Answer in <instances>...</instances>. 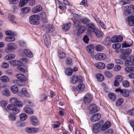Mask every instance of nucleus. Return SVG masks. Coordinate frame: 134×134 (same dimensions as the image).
I'll use <instances>...</instances> for the list:
<instances>
[{
  "instance_id": "1",
  "label": "nucleus",
  "mask_w": 134,
  "mask_h": 134,
  "mask_svg": "<svg viewBox=\"0 0 134 134\" xmlns=\"http://www.w3.org/2000/svg\"><path fill=\"white\" fill-rule=\"evenodd\" d=\"M19 61L20 65L18 66L17 69L21 72L24 73L27 70V66L24 64L28 62V60L26 59L22 58L20 59Z\"/></svg>"
},
{
  "instance_id": "2",
  "label": "nucleus",
  "mask_w": 134,
  "mask_h": 134,
  "mask_svg": "<svg viewBox=\"0 0 134 134\" xmlns=\"http://www.w3.org/2000/svg\"><path fill=\"white\" fill-rule=\"evenodd\" d=\"M16 77L18 80H14L13 83L14 84L19 86H23L20 84V82H23L26 80V77L24 75L21 74H18L16 76Z\"/></svg>"
},
{
  "instance_id": "3",
  "label": "nucleus",
  "mask_w": 134,
  "mask_h": 134,
  "mask_svg": "<svg viewBox=\"0 0 134 134\" xmlns=\"http://www.w3.org/2000/svg\"><path fill=\"white\" fill-rule=\"evenodd\" d=\"M40 17L39 16L33 15L30 16L29 18L30 23L33 25H37L40 23Z\"/></svg>"
},
{
  "instance_id": "4",
  "label": "nucleus",
  "mask_w": 134,
  "mask_h": 134,
  "mask_svg": "<svg viewBox=\"0 0 134 134\" xmlns=\"http://www.w3.org/2000/svg\"><path fill=\"white\" fill-rule=\"evenodd\" d=\"M17 44L12 43H8L5 49V52L8 53L11 52L17 48Z\"/></svg>"
},
{
  "instance_id": "5",
  "label": "nucleus",
  "mask_w": 134,
  "mask_h": 134,
  "mask_svg": "<svg viewBox=\"0 0 134 134\" xmlns=\"http://www.w3.org/2000/svg\"><path fill=\"white\" fill-rule=\"evenodd\" d=\"M82 81V78L81 76H78L76 75H73L71 77L70 82L71 83H75L78 82H81Z\"/></svg>"
},
{
  "instance_id": "6",
  "label": "nucleus",
  "mask_w": 134,
  "mask_h": 134,
  "mask_svg": "<svg viewBox=\"0 0 134 134\" xmlns=\"http://www.w3.org/2000/svg\"><path fill=\"white\" fill-rule=\"evenodd\" d=\"M76 87L74 86L72 87L71 88V90L74 92L76 91L81 92L83 91L85 88V85L84 84L82 83V81Z\"/></svg>"
},
{
  "instance_id": "7",
  "label": "nucleus",
  "mask_w": 134,
  "mask_h": 134,
  "mask_svg": "<svg viewBox=\"0 0 134 134\" xmlns=\"http://www.w3.org/2000/svg\"><path fill=\"white\" fill-rule=\"evenodd\" d=\"M134 12V6L131 5L126 7L124 12V14L126 16H127L130 14H132Z\"/></svg>"
},
{
  "instance_id": "8",
  "label": "nucleus",
  "mask_w": 134,
  "mask_h": 134,
  "mask_svg": "<svg viewBox=\"0 0 134 134\" xmlns=\"http://www.w3.org/2000/svg\"><path fill=\"white\" fill-rule=\"evenodd\" d=\"M43 38L44 43L47 48L49 47L51 45L50 38L49 35L47 33L43 34Z\"/></svg>"
},
{
  "instance_id": "9",
  "label": "nucleus",
  "mask_w": 134,
  "mask_h": 134,
  "mask_svg": "<svg viewBox=\"0 0 134 134\" xmlns=\"http://www.w3.org/2000/svg\"><path fill=\"white\" fill-rule=\"evenodd\" d=\"M92 96L90 93H87L84 97V102L85 104H88L92 101Z\"/></svg>"
},
{
  "instance_id": "10",
  "label": "nucleus",
  "mask_w": 134,
  "mask_h": 134,
  "mask_svg": "<svg viewBox=\"0 0 134 134\" xmlns=\"http://www.w3.org/2000/svg\"><path fill=\"white\" fill-rule=\"evenodd\" d=\"M101 126V124L100 122L93 124L92 125V128L93 132L95 133H98L100 131Z\"/></svg>"
},
{
  "instance_id": "11",
  "label": "nucleus",
  "mask_w": 134,
  "mask_h": 134,
  "mask_svg": "<svg viewBox=\"0 0 134 134\" xmlns=\"http://www.w3.org/2000/svg\"><path fill=\"white\" fill-rule=\"evenodd\" d=\"M115 91L120 92L123 96L125 97H127L129 96V91L126 89L122 90L119 88H117L115 90Z\"/></svg>"
},
{
  "instance_id": "12",
  "label": "nucleus",
  "mask_w": 134,
  "mask_h": 134,
  "mask_svg": "<svg viewBox=\"0 0 134 134\" xmlns=\"http://www.w3.org/2000/svg\"><path fill=\"white\" fill-rule=\"evenodd\" d=\"M44 30L47 32L51 33L55 30L54 26L52 25L47 24L43 27Z\"/></svg>"
},
{
  "instance_id": "13",
  "label": "nucleus",
  "mask_w": 134,
  "mask_h": 134,
  "mask_svg": "<svg viewBox=\"0 0 134 134\" xmlns=\"http://www.w3.org/2000/svg\"><path fill=\"white\" fill-rule=\"evenodd\" d=\"M8 109L9 110H13L14 112V114H16L19 113L20 110L18 108L15 106L14 104H12L9 105L7 107Z\"/></svg>"
},
{
  "instance_id": "14",
  "label": "nucleus",
  "mask_w": 134,
  "mask_h": 134,
  "mask_svg": "<svg viewBox=\"0 0 134 134\" xmlns=\"http://www.w3.org/2000/svg\"><path fill=\"white\" fill-rule=\"evenodd\" d=\"M88 109L90 110L89 113L91 114L96 113L99 110L98 108L94 104L91 105L89 107Z\"/></svg>"
},
{
  "instance_id": "15",
  "label": "nucleus",
  "mask_w": 134,
  "mask_h": 134,
  "mask_svg": "<svg viewBox=\"0 0 134 134\" xmlns=\"http://www.w3.org/2000/svg\"><path fill=\"white\" fill-rule=\"evenodd\" d=\"M38 129L37 128L27 127L25 129V131L29 133H35L38 131Z\"/></svg>"
},
{
  "instance_id": "16",
  "label": "nucleus",
  "mask_w": 134,
  "mask_h": 134,
  "mask_svg": "<svg viewBox=\"0 0 134 134\" xmlns=\"http://www.w3.org/2000/svg\"><path fill=\"white\" fill-rule=\"evenodd\" d=\"M87 27L88 33L94 32L97 29L95 28V25L92 23L88 24L87 25Z\"/></svg>"
},
{
  "instance_id": "17",
  "label": "nucleus",
  "mask_w": 134,
  "mask_h": 134,
  "mask_svg": "<svg viewBox=\"0 0 134 134\" xmlns=\"http://www.w3.org/2000/svg\"><path fill=\"white\" fill-rule=\"evenodd\" d=\"M106 55L103 53H98L95 56V58L97 60H104L106 57Z\"/></svg>"
},
{
  "instance_id": "18",
  "label": "nucleus",
  "mask_w": 134,
  "mask_h": 134,
  "mask_svg": "<svg viewBox=\"0 0 134 134\" xmlns=\"http://www.w3.org/2000/svg\"><path fill=\"white\" fill-rule=\"evenodd\" d=\"M101 118V115L99 113H97L93 115L91 119L92 122H95L99 120Z\"/></svg>"
},
{
  "instance_id": "19",
  "label": "nucleus",
  "mask_w": 134,
  "mask_h": 134,
  "mask_svg": "<svg viewBox=\"0 0 134 134\" xmlns=\"http://www.w3.org/2000/svg\"><path fill=\"white\" fill-rule=\"evenodd\" d=\"M31 124L34 126H36L38 125V120L37 118L35 116H31L30 119Z\"/></svg>"
},
{
  "instance_id": "20",
  "label": "nucleus",
  "mask_w": 134,
  "mask_h": 134,
  "mask_svg": "<svg viewBox=\"0 0 134 134\" xmlns=\"http://www.w3.org/2000/svg\"><path fill=\"white\" fill-rule=\"evenodd\" d=\"M129 25L130 26H134V16L131 15L128 16L127 19Z\"/></svg>"
},
{
  "instance_id": "21",
  "label": "nucleus",
  "mask_w": 134,
  "mask_h": 134,
  "mask_svg": "<svg viewBox=\"0 0 134 134\" xmlns=\"http://www.w3.org/2000/svg\"><path fill=\"white\" fill-rule=\"evenodd\" d=\"M94 44H92L86 47V49L89 53L92 54L94 52Z\"/></svg>"
},
{
  "instance_id": "22",
  "label": "nucleus",
  "mask_w": 134,
  "mask_h": 134,
  "mask_svg": "<svg viewBox=\"0 0 134 134\" xmlns=\"http://www.w3.org/2000/svg\"><path fill=\"white\" fill-rule=\"evenodd\" d=\"M111 125V123L110 121H108L104 124L102 126L101 130L102 131H104L109 127Z\"/></svg>"
},
{
  "instance_id": "23",
  "label": "nucleus",
  "mask_w": 134,
  "mask_h": 134,
  "mask_svg": "<svg viewBox=\"0 0 134 134\" xmlns=\"http://www.w3.org/2000/svg\"><path fill=\"white\" fill-rule=\"evenodd\" d=\"M95 66L97 68L100 69H103L105 67V64L101 62H99L96 64Z\"/></svg>"
},
{
  "instance_id": "24",
  "label": "nucleus",
  "mask_w": 134,
  "mask_h": 134,
  "mask_svg": "<svg viewBox=\"0 0 134 134\" xmlns=\"http://www.w3.org/2000/svg\"><path fill=\"white\" fill-rule=\"evenodd\" d=\"M42 9V7L40 5H38L32 9V12L34 13H37L41 11Z\"/></svg>"
},
{
  "instance_id": "25",
  "label": "nucleus",
  "mask_w": 134,
  "mask_h": 134,
  "mask_svg": "<svg viewBox=\"0 0 134 134\" xmlns=\"http://www.w3.org/2000/svg\"><path fill=\"white\" fill-rule=\"evenodd\" d=\"M24 54L27 57L31 58L33 57V54L32 52L29 50L25 49L24 50Z\"/></svg>"
},
{
  "instance_id": "26",
  "label": "nucleus",
  "mask_w": 134,
  "mask_h": 134,
  "mask_svg": "<svg viewBox=\"0 0 134 134\" xmlns=\"http://www.w3.org/2000/svg\"><path fill=\"white\" fill-rule=\"evenodd\" d=\"M71 26V24L70 22L64 24L62 25V30L63 31H66L70 29Z\"/></svg>"
},
{
  "instance_id": "27",
  "label": "nucleus",
  "mask_w": 134,
  "mask_h": 134,
  "mask_svg": "<svg viewBox=\"0 0 134 134\" xmlns=\"http://www.w3.org/2000/svg\"><path fill=\"white\" fill-rule=\"evenodd\" d=\"M110 37L107 36L103 41V43L106 46H109L110 44Z\"/></svg>"
},
{
  "instance_id": "28",
  "label": "nucleus",
  "mask_w": 134,
  "mask_h": 134,
  "mask_svg": "<svg viewBox=\"0 0 134 134\" xmlns=\"http://www.w3.org/2000/svg\"><path fill=\"white\" fill-rule=\"evenodd\" d=\"M132 45L131 42L125 41L122 44V47L123 48L130 47Z\"/></svg>"
},
{
  "instance_id": "29",
  "label": "nucleus",
  "mask_w": 134,
  "mask_h": 134,
  "mask_svg": "<svg viewBox=\"0 0 134 134\" xmlns=\"http://www.w3.org/2000/svg\"><path fill=\"white\" fill-rule=\"evenodd\" d=\"M65 69V73L66 75L70 76L72 74L73 70L72 69L69 68H66Z\"/></svg>"
},
{
  "instance_id": "30",
  "label": "nucleus",
  "mask_w": 134,
  "mask_h": 134,
  "mask_svg": "<svg viewBox=\"0 0 134 134\" xmlns=\"http://www.w3.org/2000/svg\"><path fill=\"white\" fill-rule=\"evenodd\" d=\"M86 27L84 26H80L79 27L78 30L77 34L80 35L85 30Z\"/></svg>"
},
{
  "instance_id": "31",
  "label": "nucleus",
  "mask_w": 134,
  "mask_h": 134,
  "mask_svg": "<svg viewBox=\"0 0 134 134\" xmlns=\"http://www.w3.org/2000/svg\"><path fill=\"white\" fill-rule=\"evenodd\" d=\"M95 49L96 51L100 52L103 50L104 47L102 45L99 44L96 45L95 47Z\"/></svg>"
},
{
  "instance_id": "32",
  "label": "nucleus",
  "mask_w": 134,
  "mask_h": 134,
  "mask_svg": "<svg viewBox=\"0 0 134 134\" xmlns=\"http://www.w3.org/2000/svg\"><path fill=\"white\" fill-rule=\"evenodd\" d=\"M108 96L110 99L113 101H114L116 98L115 95L113 93H109L108 95Z\"/></svg>"
},
{
  "instance_id": "33",
  "label": "nucleus",
  "mask_w": 134,
  "mask_h": 134,
  "mask_svg": "<svg viewBox=\"0 0 134 134\" xmlns=\"http://www.w3.org/2000/svg\"><path fill=\"white\" fill-rule=\"evenodd\" d=\"M80 22L81 23L84 24H86L90 22L89 19L87 18H85L80 19Z\"/></svg>"
},
{
  "instance_id": "34",
  "label": "nucleus",
  "mask_w": 134,
  "mask_h": 134,
  "mask_svg": "<svg viewBox=\"0 0 134 134\" xmlns=\"http://www.w3.org/2000/svg\"><path fill=\"white\" fill-rule=\"evenodd\" d=\"M15 57V54H10L7 55L4 58L6 60H10L13 59Z\"/></svg>"
},
{
  "instance_id": "35",
  "label": "nucleus",
  "mask_w": 134,
  "mask_h": 134,
  "mask_svg": "<svg viewBox=\"0 0 134 134\" xmlns=\"http://www.w3.org/2000/svg\"><path fill=\"white\" fill-rule=\"evenodd\" d=\"M24 111L28 114H33V110L30 108L26 107L24 108Z\"/></svg>"
},
{
  "instance_id": "36",
  "label": "nucleus",
  "mask_w": 134,
  "mask_h": 134,
  "mask_svg": "<svg viewBox=\"0 0 134 134\" xmlns=\"http://www.w3.org/2000/svg\"><path fill=\"white\" fill-rule=\"evenodd\" d=\"M124 102V99L122 98H119L116 101V105L117 107H118L123 103Z\"/></svg>"
},
{
  "instance_id": "37",
  "label": "nucleus",
  "mask_w": 134,
  "mask_h": 134,
  "mask_svg": "<svg viewBox=\"0 0 134 134\" xmlns=\"http://www.w3.org/2000/svg\"><path fill=\"white\" fill-rule=\"evenodd\" d=\"M58 56L60 58L63 59L66 57V54L63 52L59 51H58Z\"/></svg>"
},
{
  "instance_id": "38",
  "label": "nucleus",
  "mask_w": 134,
  "mask_h": 134,
  "mask_svg": "<svg viewBox=\"0 0 134 134\" xmlns=\"http://www.w3.org/2000/svg\"><path fill=\"white\" fill-rule=\"evenodd\" d=\"M96 76L99 81L101 82L104 79L103 76L100 74H97Z\"/></svg>"
},
{
  "instance_id": "39",
  "label": "nucleus",
  "mask_w": 134,
  "mask_h": 134,
  "mask_svg": "<svg viewBox=\"0 0 134 134\" xmlns=\"http://www.w3.org/2000/svg\"><path fill=\"white\" fill-rule=\"evenodd\" d=\"M11 89L12 92L14 93H17L18 91V88L16 85H13L12 86Z\"/></svg>"
},
{
  "instance_id": "40",
  "label": "nucleus",
  "mask_w": 134,
  "mask_h": 134,
  "mask_svg": "<svg viewBox=\"0 0 134 134\" xmlns=\"http://www.w3.org/2000/svg\"><path fill=\"white\" fill-rule=\"evenodd\" d=\"M30 10L29 7H24L21 9V12L23 14H26L28 13Z\"/></svg>"
},
{
  "instance_id": "41",
  "label": "nucleus",
  "mask_w": 134,
  "mask_h": 134,
  "mask_svg": "<svg viewBox=\"0 0 134 134\" xmlns=\"http://www.w3.org/2000/svg\"><path fill=\"white\" fill-rule=\"evenodd\" d=\"M48 98V96L45 94H41L40 96V101L43 102L45 101Z\"/></svg>"
},
{
  "instance_id": "42",
  "label": "nucleus",
  "mask_w": 134,
  "mask_h": 134,
  "mask_svg": "<svg viewBox=\"0 0 134 134\" xmlns=\"http://www.w3.org/2000/svg\"><path fill=\"white\" fill-rule=\"evenodd\" d=\"M0 80L4 82H7L9 81V78L6 76H2L0 77Z\"/></svg>"
},
{
  "instance_id": "43",
  "label": "nucleus",
  "mask_w": 134,
  "mask_h": 134,
  "mask_svg": "<svg viewBox=\"0 0 134 134\" xmlns=\"http://www.w3.org/2000/svg\"><path fill=\"white\" fill-rule=\"evenodd\" d=\"M41 17L44 21H43L44 23L47 22V20L46 19L47 16L46 13L44 12H42L41 14Z\"/></svg>"
},
{
  "instance_id": "44",
  "label": "nucleus",
  "mask_w": 134,
  "mask_h": 134,
  "mask_svg": "<svg viewBox=\"0 0 134 134\" xmlns=\"http://www.w3.org/2000/svg\"><path fill=\"white\" fill-rule=\"evenodd\" d=\"M96 36L98 37H100L102 36L101 32L99 31L98 29H96L94 32Z\"/></svg>"
},
{
  "instance_id": "45",
  "label": "nucleus",
  "mask_w": 134,
  "mask_h": 134,
  "mask_svg": "<svg viewBox=\"0 0 134 134\" xmlns=\"http://www.w3.org/2000/svg\"><path fill=\"white\" fill-rule=\"evenodd\" d=\"M15 37L13 36H9L6 37L5 38V40L8 42H12L14 41Z\"/></svg>"
},
{
  "instance_id": "46",
  "label": "nucleus",
  "mask_w": 134,
  "mask_h": 134,
  "mask_svg": "<svg viewBox=\"0 0 134 134\" xmlns=\"http://www.w3.org/2000/svg\"><path fill=\"white\" fill-rule=\"evenodd\" d=\"M22 121H18L16 123V126L18 127H24L25 126V124Z\"/></svg>"
},
{
  "instance_id": "47",
  "label": "nucleus",
  "mask_w": 134,
  "mask_h": 134,
  "mask_svg": "<svg viewBox=\"0 0 134 134\" xmlns=\"http://www.w3.org/2000/svg\"><path fill=\"white\" fill-rule=\"evenodd\" d=\"M131 50L130 48H127L125 50L122 51V53L124 54H126L129 56V54L131 53Z\"/></svg>"
},
{
  "instance_id": "48",
  "label": "nucleus",
  "mask_w": 134,
  "mask_h": 134,
  "mask_svg": "<svg viewBox=\"0 0 134 134\" xmlns=\"http://www.w3.org/2000/svg\"><path fill=\"white\" fill-rule=\"evenodd\" d=\"M66 65L68 66H70L72 65V60L71 58L69 57H67L66 61Z\"/></svg>"
},
{
  "instance_id": "49",
  "label": "nucleus",
  "mask_w": 134,
  "mask_h": 134,
  "mask_svg": "<svg viewBox=\"0 0 134 134\" xmlns=\"http://www.w3.org/2000/svg\"><path fill=\"white\" fill-rule=\"evenodd\" d=\"M27 116L25 113H23L20 115V117L21 120L24 121L27 118Z\"/></svg>"
},
{
  "instance_id": "50",
  "label": "nucleus",
  "mask_w": 134,
  "mask_h": 134,
  "mask_svg": "<svg viewBox=\"0 0 134 134\" xmlns=\"http://www.w3.org/2000/svg\"><path fill=\"white\" fill-rule=\"evenodd\" d=\"M126 72H131L134 71V68L132 67H126L125 69Z\"/></svg>"
},
{
  "instance_id": "51",
  "label": "nucleus",
  "mask_w": 134,
  "mask_h": 134,
  "mask_svg": "<svg viewBox=\"0 0 134 134\" xmlns=\"http://www.w3.org/2000/svg\"><path fill=\"white\" fill-rule=\"evenodd\" d=\"M28 2V1H20L19 4V7H23Z\"/></svg>"
},
{
  "instance_id": "52",
  "label": "nucleus",
  "mask_w": 134,
  "mask_h": 134,
  "mask_svg": "<svg viewBox=\"0 0 134 134\" xmlns=\"http://www.w3.org/2000/svg\"><path fill=\"white\" fill-rule=\"evenodd\" d=\"M121 44L119 43L114 44L113 45V48L115 49H118L120 48L121 47Z\"/></svg>"
},
{
  "instance_id": "53",
  "label": "nucleus",
  "mask_w": 134,
  "mask_h": 134,
  "mask_svg": "<svg viewBox=\"0 0 134 134\" xmlns=\"http://www.w3.org/2000/svg\"><path fill=\"white\" fill-rule=\"evenodd\" d=\"M8 117L10 120L12 121H14L16 119L15 114L13 113H10L9 114Z\"/></svg>"
},
{
  "instance_id": "54",
  "label": "nucleus",
  "mask_w": 134,
  "mask_h": 134,
  "mask_svg": "<svg viewBox=\"0 0 134 134\" xmlns=\"http://www.w3.org/2000/svg\"><path fill=\"white\" fill-rule=\"evenodd\" d=\"M128 115L132 116H134V108L128 110L127 112Z\"/></svg>"
},
{
  "instance_id": "55",
  "label": "nucleus",
  "mask_w": 134,
  "mask_h": 134,
  "mask_svg": "<svg viewBox=\"0 0 134 134\" xmlns=\"http://www.w3.org/2000/svg\"><path fill=\"white\" fill-rule=\"evenodd\" d=\"M73 26L75 27H78L80 24V21L78 20H76L73 21Z\"/></svg>"
},
{
  "instance_id": "56",
  "label": "nucleus",
  "mask_w": 134,
  "mask_h": 134,
  "mask_svg": "<svg viewBox=\"0 0 134 134\" xmlns=\"http://www.w3.org/2000/svg\"><path fill=\"white\" fill-rule=\"evenodd\" d=\"M3 93L5 96H9L10 95V92L9 91L8 89H5L2 92Z\"/></svg>"
},
{
  "instance_id": "57",
  "label": "nucleus",
  "mask_w": 134,
  "mask_h": 134,
  "mask_svg": "<svg viewBox=\"0 0 134 134\" xmlns=\"http://www.w3.org/2000/svg\"><path fill=\"white\" fill-rule=\"evenodd\" d=\"M121 1L119 2L120 4L122 5H124L130 3L131 2L130 1Z\"/></svg>"
},
{
  "instance_id": "58",
  "label": "nucleus",
  "mask_w": 134,
  "mask_h": 134,
  "mask_svg": "<svg viewBox=\"0 0 134 134\" xmlns=\"http://www.w3.org/2000/svg\"><path fill=\"white\" fill-rule=\"evenodd\" d=\"M14 16L13 15H10L8 16V19L9 20L11 21L12 23H16V21H15L14 20Z\"/></svg>"
},
{
  "instance_id": "59",
  "label": "nucleus",
  "mask_w": 134,
  "mask_h": 134,
  "mask_svg": "<svg viewBox=\"0 0 134 134\" xmlns=\"http://www.w3.org/2000/svg\"><path fill=\"white\" fill-rule=\"evenodd\" d=\"M117 36H113L110 39V41L112 43H116L117 42Z\"/></svg>"
},
{
  "instance_id": "60",
  "label": "nucleus",
  "mask_w": 134,
  "mask_h": 134,
  "mask_svg": "<svg viewBox=\"0 0 134 134\" xmlns=\"http://www.w3.org/2000/svg\"><path fill=\"white\" fill-rule=\"evenodd\" d=\"M122 84L123 86L125 87H128L129 85V82L127 80L123 81Z\"/></svg>"
},
{
  "instance_id": "61",
  "label": "nucleus",
  "mask_w": 134,
  "mask_h": 134,
  "mask_svg": "<svg viewBox=\"0 0 134 134\" xmlns=\"http://www.w3.org/2000/svg\"><path fill=\"white\" fill-rule=\"evenodd\" d=\"M18 100L15 97L11 98L10 99V102L14 104H15L16 102L18 101Z\"/></svg>"
},
{
  "instance_id": "62",
  "label": "nucleus",
  "mask_w": 134,
  "mask_h": 134,
  "mask_svg": "<svg viewBox=\"0 0 134 134\" xmlns=\"http://www.w3.org/2000/svg\"><path fill=\"white\" fill-rule=\"evenodd\" d=\"M115 79L116 80H118L120 82H121L123 80L122 77L120 75H118L116 76L115 77Z\"/></svg>"
},
{
  "instance_id": "63",
  "label": "nucleus",
  "mask_w": 134,
  "mask_h": 134,
  "mask_svg": "<svg viewBox=\"0 0 134 134\" xmlns=\"http://www.w3.org/2000/svg\"><path fill=\"white\" fill-rule=\"evenodd\" d=\"M83 40L85 43H87L89 40L88 37L87 35L84 36L83 38Z\"/></svg>"
},
{
  "instance_id": "64",
  "label": "nucleus",
  "mask_w": 134,
  "mask_h": 134,
  "mask_svg": "<svg viewBox=\"0 0 134 134\" xmlns=\"http://www.w3.org/2000/svg\"><path fill=\"white\" fill-rule=\"evenodd\" d=\"M104 74L106 76L109 78L111 77L112 75L111 73L108 71H106L104 72Z\"/></svg>"
}]
</instances>
